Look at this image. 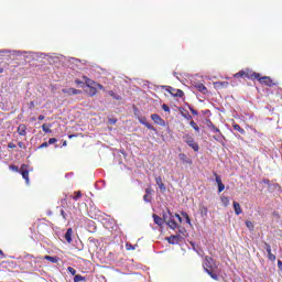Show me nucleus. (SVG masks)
I'll return each mask as SVG.
<instances>
[{
    "instance_id": "0e129e2a",
    "label": "nucleus",
    "mask_w": 282,
    "mask_h": 282,
    "mask_svg": "<svg viewBox=\"0 0 282 282\" xmlns=\"http://www.w3.org/2000/svg\"><path fill=\"white\" fill-rule=\"evenodd\" d=\"M3 72H4V68L0 67V74H3Z\"/></svg>"
},
{
    "instance_id": "6ab92c4d",
    "label": "nucleus",
    "mask_w": 282,
    "mask_h": 282,
    "mask_svg": "<svg viewBox=\"0 0 282 282\" xmlns=\"http://www.w3.org/2000/svg\"><path fill=\"white\" fill-rule=\"evenodd\" d=\"M232 129L235 131H238L241 135H246V130L239 126V123L234 122L232 123Z\"/></svg>"
},
{
    "instance_id": "0eeeda50",
    "label": "nucleus",
    "mask_w": 282,
    "mask_h": 282,
    "mask_svg": "<svg viewBox=\"0 0 282 282\" xmlns=\"http://www.w3.org/2000/svg\"><path fill=\"white\" fill-rule=\"evenodd\" d=\"M256 80L259 82L260 85H265V87L276 86V83H274V80L270 76L261 77V74H259V77H256Z\"/></svg>"
},
{
    "instance_id": "6e6552de",
    "label": "nucleus",
    "mask_w": 282,
    "mask_h": 282,
    "mask_svg": "<svg viewBox=\"0 0 282 282\" xmlns=\"http://www.w3.org/2000/svg\"><path fill=\"white\" fill-rule=\"evenodd\" d=\"M83 78L85 79L86 87H98V89L105 90V86H102V84L96 83L87 76H84Z\"/></svg>"
},
{
    "instance_id": "7ed1b4c3",
    "label": "nucleus",
    "mask_w": 282,
    "mask_h": 282,
    "mask_svg": "<svg viewBox=\"0 0 282 282\" xmlns=\"http://www.w3.org/2000/svg\"><path fill=\"white\" fill-rule=\"evenodd\" d=\"M234 78H248L249 80H257L259 78V73L252 69L239 70L234 75Z\"/></svg>"
},
{
    "instance_id": "58836bf2",
    "label": "nucleus",
    "mask_w": 282,
    "mask_h": 282,
    "mask_svg": "<svg viewBox=\"0 0 282 282\" xmlns=\"http://www.w3.org/2000/svg\"><path fill=\"white\" fill-rule=\"evenodd\" d=\"M182 216L185 218L186 224L191 225V217L186 213H182Z\"/></svg>"
},
{
    "instance_id": "3c124183",
    "label": "nucleus",
    "mask_w": 282,
    "mask_h": 282,
    "mask_svg": "<svg viewBox=\"0 0 282 282\" xmlns=\"http://www.w3.org/2000/svg\"><path fill=\"white\" fill-rule=\"evenodd\" d=\"M18 147H19L20 149H25V143H23L22 141H19V142H18Z\"/></svg>"
},
{
    "instance_id": "c756f323",
    "label": "nucleus",
    "mask_w": 282,
    "mask_h": 282,
    "mask_svg": "<svg viewBox=\"0 0 282 282\" xmlns=\"http://www.w3.org/2000/svg\"><path fill=\"white\" fill-rule=\"evenodd\" d=\"M42 130L44 131V133H52V129L47 127V123L42 124Z\"/></svg>"
},
{
    "instance_id": "6e6d98bb",
    "label": "nucleus",
    "mask_w": 282,
    "mask_h": 282,
    "mask_svg": "<svg viewBox=\"0 0 282 282\" xmlns=\"http://www.w3.org/2000/svg\"><path fill=\"white\" fill-rule=\"evenodd\" d=\"M0 259H6V254H3V250L0 249Z\"/></svg>"
},
{
    "instance_id": "c85d7f7f",
    "label": "nucleus",
    "mask_w": 282,
    "mask_h": 282,
    "mask_svg": "<svg viewBox=\"0 0 282 282\" xmlns=\"http://www.w3.org/2000/svg\"><path fill=\"white\" fill-rule=\"evenodd\" d=\"M80 197H83V193H80V191L75 192V196H73V199L75 202H78V199H80Z\"/></svg>"
},
{
    "instance_id": "7c9ffc66",
    "label": "nucleus",
    "mask_w": 282,
    "mask_h": 282,
    "mask_svg": "<svg viewBox=\"0 0 282 282\" xmlns=\"http://www.w3.org/2000/svg\"><path fill=\"white\" fill-rule=\"evenodd\" d=\"M80 281H85V276L80 275V274H76L74 276V282H80Z\"/></svg>"
},
{
    "instance_id": "cd10ccee",
    "label": "nucleus",
    "mask_w": 282,
    "mask_h": 282,
    "mask_svg": "<svg viewBox=\"0 0 282 282\" xmlns=\"http://www.w3.org/2000/svg\"><path fill=\"white\" fill-rule=\"evenodd\" d=\"M189 127L193 128L196 133H199V126H197L194 120L189 121Z\"/></svg>"
},
{
    "instance_id": "a19ab883",
    "label": "nucleus",
    "mask_w": 282,
    "mask_h": 282,
    "mask_svg": "<svg viewBox=\"0 0 282 282\" xmlns=\"http://www.w3.org/2000/svg\"><path fill=\"white\" fill-rule=\"evenodd\" d=\"M61 216L63 217L64 221H67V213L65 212V209L61 210Z\"/></svg>"
},
{
    "instance_id": "f257e3e1",
    "label": "nucleus",
    "mask_w": 282,
    "mask_h": 282,
    "mask_svg": "<svg viewBox=\"0 0 282 282\" xmlns=\"http://www.w3.org/2000/svg\"><path fill=\"white\" fill-rule=\"evenodd\" d=\"M203 268L207 274L210 275L214 281H219V275L217 274V263H215V259L206 256L203 261Z\"/></svg>"
},
{
    "instance_id": "4468645a",
    "label": "nucleus",
    "mask_w": 282,
    "mask_h": 282,
    "mask_svg": "<svg viewBox=\"0 0 282 282\" xmlns=\"http://www.w3.org/2000/svg\"><path fill=\"white\" fill-rule=\"evenodd\" d=\"M18 133H19V135H22V137L28 135V126H25V123H21L18 127Z\"/></svg>"
},
{
    "instance_id": "a878e982",
    "label": "nucleus",
    "mask_w": 282,
    "mask_h": 282,
    "mask_svg": "<svg viewBox=\"0 0 282 282\" xmlns=\"http://www.w3.org/2000/svg\"><path fill=\"white\" fill-rule=\"evenodd\" d=\"M109 96H111V98H113L115 100H122V97L120 95H116V93H113V90H109L108 91Z\"/></svg>"
},
{
    "instance_id": "9d476101",
    "label": "nucleus",
    "mask_w": 282,
    "mask_h": 282,
    "mask_svg": "<svg viewBox=\"0 0 282 282\" xmlns=\"http://www.w3.org/2000/svg\"><path fill=\"white\" fill-rule=\"evenodd\" d=\"M151 120H153L154 124H159V127H166V122L158 113H152Z\"/></svg>"
},
{
    "instance_id": "5701e85b",
    "label": "nucleus",
    "mask_w": 282,
    "mask_h": 282,
    "mask_svg": "<svg viewBox=\"0 0 282 282\" xmlns=\"http://www.w3.org/2000/svg\"><path fill=\"white\" fill-rule=\"evenodd\" d=\"M155 182H156V184H158V186H159V188H160L161 191H166V186H165L164 183L162 182V176L156 177V178H155Z\"/></svg>"
},
{
    "instance_id": "ddd939ff",
    "label": "nucleus",
    "mask_w": 282,
    "mask_h": 282,
    "mask_svg": "<svg viewBox=\"0 0 282 282\" xmlns=\"http://www.w3.org/2000/svg\"><path fill=\"white\" fill-rule=\"evenodd\" d=\"M178 158L183 164H193V160H191V158H188V155L185 153H180Z\"/></svg>"
},
{
    "instance_id": "680f3d73",
    "label": "nucleus",
    "mask_w": 282,
    "mask_h": 282,
    "mask_svg": "<svg viewBox=\"0 0 282 282\" xmlns=\"http://www.w3.org/2000/svg\"><path fill=\"white\" fill-rule=\"evenodd\" d=\"M39 120H45V116L40 115V116H39Z\"/></svg>"
},
{
    "instance_id": "bb28decb",
    "label": "nucleus",
    "mask_w": 282,
    "mask_h": 282,
    "mask_svg": "<svg viewBox=\"0 0 282 282\" xmlns=\"http://www.w3.org/2000/svg\"><path fill=\"white\" fill-rule=\"evenodd\" d=\"M208 127L209 129H212V131H214L215 133H219V135H221V131L219 130V128L215 127V124H213L210 121Z\"/></svg>"
},
{
    "instance_id": "e2e57ef3",
    "label": "nucleus",
    "mask_w": 282,
    "mask_h": 282,
    "mask_svg": "<svg viewBox=\"0 0 282 282\" xmlns=\"http://www.w3.org/2000/svg\"><path fill=\"white\" fill-rule=\"evenodd\" d=\"M263 184H270V180L264 178V180H263Z\"/></svg>"
},
{
    "instance_id": "bf43d9fd",
    "label": "nucleus",
    "mask_w": 282,
    "mask_h": 282,
    "mask_svg": "<svg viewBox=\"0 0 282 282\" xmlns=\"http://www.w3.org/2000/svg\"><path fill=\"white\" fill-rule=\"evenodd\" d=\"M75 84H76V85H83V82L79 80V79H76V80H75Z\"/></svg>"
},
{
    "instance_id": "69168bd1",
    "label": "nucleus",
    "mask_w": 282,
    "mask_h": 282,
    "mask_svg": "<svg viewBox=\"0 0 282 282\" xmlns=\"http://www.w3.org/2000/svg\"><path fill=\"white\" fill-rule=\"evenodd\" d=\"M63 147H67V141H64V142H63Z\"/></svg>"
},
{
    "instance_id": "b1692460",
    "label": "nucleus",
    "mask_w": 282,
    "mask_h": 282,
    "mask_svg": "<svg viewBox=\"0 0 282 282\" xmlns=\"http://www.w3.org/2000/svg\"><path fill=\"white\" fill-rule=\"evenodd\" d=\"M199 213H200L202 217H208V207L200 205Z\"/></svg>"
},
{
    "instance_id": "f3484780",
    "label": "nucleus",
    "mask_w": 282,
    "mask_h": 282,
    "mask_svg": "<svg viewBox=\"0 0 282 282\" xmlns=\"http://www.w3.org/2000/svg\"><path fill=\"white\" fill-rule=\"evenodd\" d=\"M151 193H153V189L151 187L145 188V195L143 196V202L149 204L151 202Z\"/></svg>"
},
{
    "instance_id": "423d86ee",
    "label": "nucleus",
    "mask_w": 282,
    "mask_h": 282,
    "mask_svg": "<svg viewBox=\"0 0 282 282\" xmlns=\"http://www.w3.org/2000/svg\"><path fill=\"white\" fill-rule=\"evenodd\" d=\"M183 140L184 142L187 143V145H189L191 149H193V151H195L196 153L197 151H199V144L195 142V139L193 138V135L186 133L183 135Z\"/></svg>"
},
{
    "instance_id": "9b49d317",
    "label": "nucleus",
    "mask_w": 282,
    "mask_h": 282,
    "mask_svg": "<svg viewBox=\"0 0 282 282\" xmlns=\"http://www.w3.org/2000/svg\"><path fill=\"white\" fill-rule=\"evenodd\" d=\"M62 94H66L67 96H78V94H83V90L76 88H63Z\"/></svg>"
},
{
    "instance_id": "de8ad7c7",
    "label": "nucleus",
    "mask_w": 282,
    "mask_h": 282,
    "mask_svg": "<svg viewBox=\"0 0 282 282\" xmlns=\"http://www.w3.org/2000/svg\"><path fill=\"white\" fill-rule=\"evenodd\" d=\"M46 147H50V143L43 142V143L39 147V149H46Z\"/></svg>"
},
{
    "instance_id": "a211bd4d",
    "label": "nucleus",
    "mask_w": 282,
    "mask_h": 282,
    "mask_svg": "<svg viewBox=\"0 0 282 282\" xmlns=\"http://www.w3.org/2000/svg\"><path fill=\"white\" fill-rule=\"evenodd\" d=\"M152 217H153L154 224H156V226H164V224H165L164 218L158 216V214H153Z\"/></svg>"
},
{
    "instance_id": "09e8293b",
    "label": "nucleus",
    "mask_w": 282,
    "mask_h": 282,
    "mask_svg": "<svg viewBox=\"0 0 282 282\" xmlns=\"http://www.w3.org/2000/svg\"><path fill=\"white\" fill-rule=\"evenodd\" d=\"M8 149H17V144L13 142L8 143Z\"/></svg>"
},
{
    "instance_id": "393cba45",
    "label": "nucleus",
    "mask_w": 282,
    "mask_h": 282,
    "mask_svg": "<svg viewBox=\"0 0 282 282\" xmlns=\"http://www.w3.org/2000/svg\"><path fill=\"white\" fill-rule=\"evenodd\" d=\"M45 261H51V263H58V257L44 256Z\"/></svg>"
},
{
    "instance_id": "5fc2aeb1",
    "label": "nucleus",
    "mask_w": 282,
    "mask_h": 282,
    "mask_svg": "<svg viewBox=\"0 0 282 282\" xmlns=\"http://www.w3.org/2000/svg\"><path fill=\"white\" fill-rule=\"evenodd\" d=\"M175 217L178 219L180 224H182V216H180V214H175Z\"/></svg>"
},
{
    "instance_id": "72a5a7b5",
    "label": "nucleus",
    "mask_w": 282,
    "mask_h": 282,
    "mask_svg": "<svg viewBox=\"0 0 282 282\" xmlns=\"http://www.w3.org/2000/svg\"><path fill=\"white\" fill-rule=\"evenodd\" d=\"M183 118H185L186 120H193V116H191V113L188 112H182Z\"/></svg>"
},
{
    "instance_id": "864d4df0",
    "label": "nucleus",
    "mask_w": 282,
    "mask_h": 282,
    "mask_svg": "<svg viewBox=\"0 0 282 282\" xmlns=\"http://www.w3.org/2000/svg\"><path fill=\"white\" fill-rule=\"evenodd\" d=\"M147 122H148V121H147V118L140 119V123H141V124H147Z\"/></svg>"
},
{
    "instance_id": "8fccbe9b",
    "label": "nucleus",
    "mask_w": 282,
    "mask_h": 282,
    "mask_svg": "<svg viewBox=\"0 0 282 282\" xmlns=\"http://www.w3.org/2000/svg\"><path fill=\"white\" fill-rule=\"evenodd\" d=\"M221 202H223V204H225V206H228V202H230V200L228 199V197H224V198H221Z\"/></svg>"
},
{
    "instance_id": "f03ea898",
    "label": "nucleus",
    "mask_w": 282,
    "mask_h": 282,
    "mask_svg": "<svg viewBox=\"0 0 282 282\" xmlns=\"http://www.w3.org/2000/svg\"><path fill=\"white\" fill-rule=\"evenodd\" d=\"M10 171H13L14 173H20L22 175L25 184H30V165L22 164L19 169L17 165H10Z\"/></svg>"
},
{
    "instance_id": "052dcab7",
    "label": "nucleus",
    "mask_w": 282,
    "mask_h": 282,
    "mask_svg": "<svg viewBox=\"0 0 282 282\" xmlns=\"http://www.w3.org/2000/svg\"><path fill=\"white\" fill-rule=\"evenodd\" d=\"M111 124H116L118 122V119H110Z\"/></svg>"
},
{
    "instance_id": "f8f14e48",
    "label": "nucleus",
    "mask_w": 282,
    "mask_h": 282,
    "mask_svg": "<svg viewBox=\"0 0 282 282\" xmlns=\"http://www.w3.org/2000/svg\"><path fill=\"white\" fill-rule=\"evenodd\" d=\"M181 239H182V237L180 235H172L166 238L167 243H171L172 246H177V243H180Z\"/></svg>"
},
{
    "instance_id": "aec40b11",
    "label": "nucleus",
    "mask_w": 282,
    "mask_h": 282,
    "mask_svg": "<svg viewBox=\"0 0 282 282\" xmlns=\"http://www.w3.org/2000/svg\"><path fill=\"white\" fill-rule=\"evenodd\" d=\"M72 235H74V230L68 228L64 236V239L67 241V243H72Z\"/></svg>"
},
{
    "instance_id": "4d7b16f0",
    "label": "nucleus",
    "mask_w": 282,
    "mask_h": 282,
    "mask_svg": "<svg viewBox=\"0 0 282 282\" xmlns=\"http://www.w3.org/2000/svg\"><path fill=\"white\" fill-rule=\"evenodd\" d=\"M29 109H31V110L34 109V101L30 102Z\"/></svg>"
},
{
    "instance_id": "20e7f679",
    "label": "nucleus",
    "mask_w": 282,
    "mask_h": 282,
    "mask_svg": "<svg viewBox=\"0 0 282 282\" xmlns=\"http://www.w3.org/2000/svg\"><path fill=\"white\" fill-rule=\"evenodd\" d=\"M163 219L169 228H171L172 230L177 229V221H175V219L173 218V214H171V210H167V214H163Z\"/></svg>"
},
{
    "instance_id": "e433bc0d",
    "label": "nucleus",
    "mask_w": 282,
    "mask_h": 282,
    "mask_svg": "<svg viewBox=\"0 0 282 282\" xmlns=\"http://www.w3.org/2000/svg\"><path fill=\"white\" fill-rule=\"evenodd\" d=\"M264 249L267 250V252H272V247L270 246V243L268 242H263Z\"/></svg>"
},
{
    "instance_id": "473e14b6",
    "label": "nucleus",
    "mask_w": 282,
    "mask_h": 282,
    "mask_svg": "<svg viewBox=\"0 0 282 282\" xmlns=\"http://www.w3.org/2000/svg\"><path fill=\"white\" fill-rule=\"evenodd\" d=\"M268 259L269 261H276V256L272 253V251L268 252Z\"/></svg>"
},
{
    "instance_id": "4be33fe9",
    "label": "nucleus",
    "mask_w": 282,
    "mask_h": 282,
    "mask_svg": "<svg viewBox=\"0 0 282 282\" xmlns=\"http://www.w3.org/2000/svg\"><path fill=\"white\" fill-rule=\"evenodd\" d=\"M234 210L236 215H241L243 213V209H241V205L238 202H234Z\"/></svg>"
},
{
    "instance_id": "a18cd8bd",
    "label": "nucleus",
    "mask_w": 282,
    "mask_h": 282,
    "mask_svg": "<svg viewBox=\"0 0 282 282\" xmlns=\"http://www.w3.org/2000/svg\"><path fill=\"white\" fill-rule=\"evenodd\" d=\"M58 140L56 138H51L48 139V144H55V142H57Z\"/></svg>"
},
{
    "instance_id": "f704fd0d",
    "label": "nucleus",
    "mask_w": 282,
    "mask_h": 282,
    "mask_svg": "<svg viewBox=\"0 0 282 282\" xmlns=\"http://www.w3.org/2000/svg\"><path fill=\"white\" fill-rule=\"evenodd\" d=\"M144 127H147V129H149L150 131H156L155 127H153V124L149 122L144 123Z\"/></svg>"
},
{
    "instance_id": "dca6fc26",
    "label": "nucleus",
    "mask_w": 282,
    "mask_h": 282,
    "mask_svg": "<svg viewBox=\"0 0 282 282\" xmlns=\"http://www.w3.org/2000/svg\"><path fill=\"white\" fill-rule=\"evenodd\" d=\"M195 88H196L197 91H199L200 94H204V95L208 94V88H207L204 84H202V83L196 84V85H195Z\"/></svg>"
},
{
    "instance_id": "2f4dec72",
    "label": "nucleus",
    "mask_w": 282,
    "mask_h": 282,
    "mask_svg": "<svg viewBox=\"0 0 282 282\" xmlns=\"http://www.w3.org/2000/svg\"><path fill=\"white\" fill-rule=\"evenodd\" d=\"M245 224H246L247 228H249V230H254V225L252 224V221L247 220Z\"/></svg>"
},
{
    "instance_id": "13d9d810",
    "label": "nucleus",
    "mask_w": 282,
    "mask_h": 282,
    "mask_svg": "<svg viewBox=\"0 0 282 282\" xmlns=\"http://www.w3.org/2000/svg\"><path fill=\"white\" fill-rule=\"evenodd\" d=\"M68 138L72 140V138H78V134H69Z\"/></svg>"
},
{
    "instance_id": "2eb2a0df",
    "label": "nucleus",
    "mask_w": 282,
    "mask_h": 282,
    "mask_svg": "<svg viewBox=\"0 0 282 282\" xmlns=\"http://www.w3.org/2000/svg\"><path fill=\"white\" fill-rule=\"evenodd\" d=\"M229 83L228 82H214V87L216 89H226L228 88Z\"/></svg>"
},
{
    "instance_id": "49530a36",
    "label": "nucleus",
    "mask_w": 282,
    "mask_h": 282,
    "mask_svg": "<svg viewBox=\"0 0 282 282\" xmlns=\"http://www.w3.org/2000/svg\"><path fill=\"white\" fill-rule=\"evenodd\" d=\"M126 248H127V250H135V247H133V245H131V243H127Z\"/></svg>"
},
{
    "instance_id": "37998d69",
    "label": "nucleus",
    "mask_w": 282,
    "mask_h": 282,
    "mask_svg": "<svg viewBox=\"0 0 282 282\" xmlns=\"http://www.w3.org/2000/svg\"><path fill=\"white\" fill-rule=\"evenodd\" d=\"M214 175H215V177H216L217 184H223V182H221V176H220V175H217V173H215Z\"/></svg>"
},
{
    "instance_id": "79ce46f5",
    "label": "nucleus",
    "mask_w": 282,
    "mask_h": 282,
    "mask_svg": "<svg viewBox=\"0 0 282 282\" xmlns=\"http://www.w3.org/2000/svg\"><path fill=\"white\" fill-rule=\"evenodd\" d=\"M162 109H163V111H165V112L171 111V108H170L166 104H163V105H162Z\"/></svg>"
},
{
    "instance_id": "1a4fd4ad",
    "label": "nucleus",
    "mask_w": 282,
    "mask_h": 282,
    "mask_svg": "<svg viewBox=\"0 0 282 282\" xmlns=\"http://www.w3.org/2000/svg\"><path fill=\"white\" fill-rule=\"evenodd\" d=\"M166 91L169 94H171V96H173L174 98H184V90H182V89H175V88L169 86Z\"/></svg>"
},
{
    "instance_id": "39448f33",
    "label": "nucleus",
    "mask_w": 282,
    "mask_h": 282,
    "mask_svg": "<svg viewBox=\"0 0 282 282\" xmlns=\"http://www.w3.org/2000/svg\"><path fill=\"white\" fill-rule=\"evenodd\" d=\"M36 261H28L23 260L20 262V270H23L24 272H34L36 270Z\"/></svg>"
},
{
    "instance_id": "c9c22d12",
    "label": "nucleus",
    "mask_w": 282,
    "mask_h": 282,
    "mask_svg": "<svg viewBox=\"0 0 282 282\" xmlns=\"http://www.w3.org/2000/svg\"><path fill=\"white\" fill-rule=\"evenodd\" d=\"M264 249L267 250V252H272V247L270 246V243L268 242H263Z\"/></svg>"
},
{
    "instance_id": "603ef678",
    "label": "nucleus",
    "mask_w": 282,
    "mask_h": 282,
    "mask_svg": "<svg viewBox=\"0 0 282 282\" xmlns=\"http://www.w3.org/2000/svg\"><path fill=\"white\" fill-rule=\"evenodd\" d=\"M278 268H279V270H281V272H282V261H281V260L278 261Z\"/></svg>"
},
{
    "instance_id": "4c0bfd02",
    "label": "nucleus",
    "mask_w": 282,
    "mask_h": 282,
    "mask_svg": "<svg viewBox=\"0 0 282 282\" xmlns=\"http://www.w3.org/2000/svg\"><path fill=\"white\" fill-rule=\"evenodd\" d=\"M67 271L72 274V276H76V269L68 267Z\"/></svg>"
},
{
    "instance_id": "c03bdc74",
    "label": "nucleus",
    "mask_w": 282,
    "mask_h": 282,
    "mask_svg": "<svg viewBox=\"0 0 282 282\" xmlns=\"http://www.w3.org/2000/svg\"><path fill=\"white\" fill-rule=\"evenodd\" d=\"M189 111H191V113H193V116L199 115V112H197V110H195L193 107H189Z\"/></svg>"
},
{
    "instance_id": "ea45409f",
    "label": "nucleus",
    "mask_w": 282,
    "mask_h": 282,
    "mask_svg": "<svg viewBox=\"0 0 282 282\" xmlns=\"http://www.w3.org/2000/svg\"><path fill=\"white\" fill-rule=\"evenodd\" d=\"M226 188V185L224 183L218 184V193H223V191Z\"/></svg>"
},
{
    "instance_id": "412c9836",
    "label": "nucleus",
    "mask_w": 282,
    "mask_h": 282,
    "mask_svg": "<svg viewBox=\"0 0 282 282\" xmlns=\"http://www.w3.org/2000/svg\"><path fill=\"white\" fill-rule=\"evenodd\" d=\"M86 94H88L90 98H94V96L98 94V87H88V90H86Z\"/></svg>"
}]
</instances>
